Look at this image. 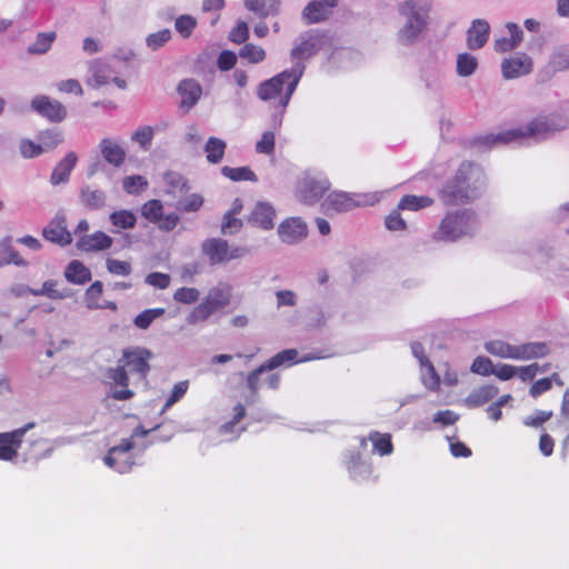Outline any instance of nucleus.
I'll use <instances>...</instances> for the list:
<instances>
[{
    "label": "nucleus",
    "instance_id": "nucleus-1",
    "mask_svg": "<svg viewBox=\"0 0 569 569\" xmlns=\"http://www.w3.org/2000/svg\"><path fill=\"white\" fill-rule=\"evenodd\" d=\"M153 358V352L146 347L132 346L124 348L118 359V366L107 370V377L112 383L122 387L121 390L113 392L112 398L116 400L131 399L134 392L128 389L130 376L139 382H146L151 371Z\"/></svg>",
    "mask_w": 569,
    "mask_h": 569
},
{
    "label": "nucleus",
    "instance_id": "nucleus-2",
    "mask_svg": "<svg viewBox=\"0 0 569 569\" xmlns=\"http://www.w3.org/2000/svg\"><path fill=\"white\" fill-rule=\"evenodd\" d=\"M303 68L295 67L262 81L257 88L260 100L271 102L282 114L302 77Z\"/></svg>",
    "mask_w": 569,
    "mask_h": 569
},
{
    "label": "nucleus",
    "instance_id": "nucleus-3",
    "mask_svg": "<svg viewBox=\"0 0 569 569\" xmlns=\"http://www.w3.org/2000/svg\"><path fill=\"white\" fill-rule=\"evenodd\" d=\"M472 168V162H462L456 174L442 187L439 198L445 206L467 204L480 196L478 187L470 183Z\"/></svg>",
    "mask_w": 569,
    "mask_h": 569
},
{
    "label": "nucleus",
    "instance_id": "nucleus-4",
    "mask_svg": "<svg viewBox=\"0 0 569 569\" xmlns=\"http://www.w3.org/2000/svg\"><path fill=\"white\" fill-rule=\"evenodd\" d=\"M430 8L429 0H406L400 4L399 12L407 19L398 34L402 43H412L426 29Z\"/></svg>",
    "mask_w": 569,
    "mask_h": 569
},
{
    "label": "nucleus",
    "instance_id": "nucleus-5",
    "mask_svg": "<svg viewBox=\"0 0 569 569\" xmlns=\"http://www.w3.org/2000/svg\"><path fill=\"white\" fill-rule=\"evenodd\" d=\"M475 212L472 210H456L443 216L431 238L436 242H453L470 234Z\"/></svg>",
    "mask_w": 569,
    "mask_h": 569
},
{
    "label": "nucleus",
    "instance_id": "nucleus-6",
    "mask_svg": "<svg viewBox=\"0 0 569 569\" xmlns=\"http://www.w3.org/2000/svg\"><path fill=\"white\" fill-rule=\"evenodd\" d=\"M485 349L492 356L515 360H530L549 353V348L545 342H528L512 346L502 340H491L486 342Z\"/></svg>",
    "mask_w": 569,
    "mask_h": 569
},
{
    "label": "nucleus",
    "instance_id": "nucleus-7",
    "mask_svg": "<svg viewBox=\"0 0 569 569\" xmlns=\"http://www.w3.org/2000/svg\"><path fill=\"white\" fill-rule=\"evenodd\" d=\"M298 355L299 353L296 349L282 350V351L276 353L274 356H272L269 360H267L266 362L260 365L258 368L252 370L247 376V386H248L249 390L251 391V393L256 395L258 392L259 379H260V376L264 371H271V370H273L280 366H284V365L291 366L295 363L307 362V361H311V360L321 358V356L315 355V353L305 355L301 358H298Z\"/></svg>",
    "mask_w": 569,
    "mask_h": 569
},
{
    "label": "nucleus",
    "instance_id": "nucleus-8",
    "mask_svg": "<svg viewBox=\"0 0 569 569\" xmlns=\"http://www.w3.org/2000/svg\"><path fill=\"white\" fill-rule=\"evenodd\" d=\"M232 288L229 284L213 287L204 299L193 308L188 316V323L196 325L206 321L217 310L227 307L231 302Z\"/></svg>",
    "mask_w": 569,
    "mask_h": 569
},
{
    "label": "nucleus",
    "instance_id": "nucleus-9",
    "mask_svg": "<svg viewBox=\"0 0 569 569\" xmlns=\"http://www.w3.org/2000/svg\"><path fill=\"white\" fill-rule=\"evenodd\" d=\"M148 433L149 430H144L142 426L134 428L129 439H122L118 446L108 450L103 459L104 463L119 473L129 472L134 465L130 453L134 447L133 439L146 437Z\"/></svg>",
    "mask_w": 569,
    "mask_h": 569
},
{
    "label": "nucleus",
    "instance_id": "nucleus-10",
    "mask_svg": "<svg viewBox=\"0 0 569 569\" xmlns=\"http://www.w3.org/2000/svg\"><path fill=\"white\" fill-rule=\"evenodd\" d=\"M201 249L211 264L227 263L242 258L248 252L247 248L243 247L231 248L228 241L221 238L207 239L203 241Z\"/></svg>",
    "mask_w": 569,
    "mask_h": 569
},
{
    "label": "nucleus",
    "instance_id": "nucleus-11",
    "mask_svg": "<svg viewBox=\"0 0 569 569\" xmlns=\"http://www.w3.org/2000/svg\"><path fill=\"white\" fill-rule=\"evenodd\" d=\"M562 128L561 124L555 122L553 118L549 117H537L532 119L528 127L527 131H522L521 129H512L508 130L503 133L496 136L495 141L508 143L519 138L523 137H539L545 136Z\"/></svg>",
    "mask_w": 569,
    "mask_h": 569
},
{
    "label": "nucleus",
    "instance_id": "nucleus-12",
    "mask_svg": "<svg viewBox=\"0 0 569 569\" xmlns=\"http://www.w3.org/2000/svg\"><path fill=\"white\" fill-rule=\"evenodd\" d=\"M30 107L32 111L51 123H60L68 116V109L61 101L46 94L36 96Z\"/></svg>",
    "mask_w": 569,
    "mask_h": 569
},
{
    "label": "nucleus",
    "instance_id": "nucleus-13",
    "mask_svg": "<svg viewBox=\"0 0 569 569\" xmlns=\"http://www.w3.org/2000/svg\"><path fill=\"white\" fill-rule=\"evenodd\" d=\"M360 194H350L343 191H333L329 193L321 203L322 211L327 216L333 213H343L362 206Z\"/></svg>",
    "mask_w": 569,
    "mask_h": 569
},
{
    "label": "nucleus",
    "instance_id": "nucleus-14",
    "mask_svg": "<svg viewBox=\"0 0 569 569\" xmlns=\"http://www.w3.org/2000/svg\"><path fill=\"white\" fill-rule=\"evenodd\" d=\"M34 426V422H29L13 431L0 433V460L12 461L16 459L26 433Z\"/></svg>",
    "mask_w": 569,
    "mask_h": 569
},
{
    "label": "nucleus",
    "instance_id": "nucleus-15",
    "mask_svg": "<svg viewBox=\"0 0 569 569\" xmlns=\"http://www.w3.org/2000/svg\"><path fill=\"white\" fill-rule=\"evenodd\" d=\"M532 59L525 52H518L501 62V73L507 80L527 76L532 71Z\"/></svg>",
    "mask_w": 569,
    "mask_h": 569
},
{
    "label": "nucleus",
    "instance_id": "nucleus-16",
    "mask_svg": "<svg viewBox=\"0 0 569 569\" xmlns=\"http://www.w3.org/2000/svg\"><path fill=\"white\" fill-rule=\"evenodd\" d=\"M330 189L327 178L306 177L300 183V200L306 204H315Z\"/></svg>",
    "mask_w": 569,
    "mask_h": 569
},
{
    "label": "nucleus",
    "instance_id": "nucleus-17",
    "mask_svg": "<svg viewBox=\"0 0 569 569\" xmlns=\"http://www.w3.org/2000/svg\"><path fill=\"white\" fill-rule=\"evenodd\" d=\"M337 0H311L302 11V18L308 24L319 23L329 18Z\"/></svg>",
    "mask_w": 569,
    "mask_h": 569
},
{
    "label": "nucleus",
    "instance_id": "nucleus-18",
    "mask_svg": "<svg viewBox=\"0 0 569 569\" xmlns=\"http://www.w3.org/2000/svg\"><path fill=\"white\" fill-rule=\"evenodd\" d=\"M42 236L46 240L67 246L72 242V236L67 230L66 218L62 216H56L42 231Z\"/></svg>",
    "mask_w": 569,
    "mask_h": 569
},
{
    "label": "nucleus",
    "instance_id": "nucleus-19",
    "mask_svg": "<svg viewBox=\"0 0 569 569\" xmlns=\"http://www.w3.org/2000/svg\"><path fill=\"white\" fill-rule=\"evenodd\" d=\"M280 239L286 243H297L308 234L307 224L299 218H290L278 227Z\"/></svg>",
    "mask_w": 569,
    "mask_h": 569
},
{
    "label": "nucleus",
    "instance_id": "nucleus-20",
    "mask_svg": "<svg viewBox=\"0 0 569 569\" xmlns=\"http://www.w3.org/2000/svg\"><path fill=\"white\" fill-rule=\"evenodd\" d=\"M113 243L110 236L103 231H96L91 234H84L79 238L77 247L81 251H102L109 249Z\"/></svg>",
    "mask_w": 569,
    "mask_h": 569
},
{
    "label": "nucleus",
    "instance_id": "nucleus-21",
    "mask_svg": "<svg viewBox=\"0 0 569 569\" xmlns=\"http://www.w3.org/2000/svg\"><path fill=\"white\" fill-rule=\"evenodd\" d=\"M276 210L268 202H258L251 211L248 220L263 230H270L274 226Z\"/></svg>",
    "mask_w": 569,
    "mask_h": 569
},
{
    "label": "nucleus",
    "instance_id": "nucleus-22",
    "mask_svg": "<svg viewBox=\"0 0 569 569\" xmlns=\"http://www.w3.org/2000/svg\"><path fill=\"white\" fill-rule=\"evenodd\" d=\"M103 159L113 167H121L127 158L126 150L114 140L103 138L99 143Z\"/></svg>",
    "mask_w": 569,
    "mask_h": 569
},
{
    "label": "nucleus",
    "instance_id": "nucleus-23",
    "mask_svg": "<svg viewBox=\"0 0 569 569\" xmlns=\"http://www.w3.org/2000/svg\"><path fill=\"white\" fill-rule=\"evenodd\" d=\"M490 26L486 20L477 19L467 30V46L471 50L482 48L488 41Z\"/></svg>",
    "mask_w": 569,
    "mask_h": 569
},
{
    "label": "nucleus",
    "instance_id": "nucleus-24",
    "mask_svg": "<svg viewBox=\"0 0 569 569\" xmlns=\"http://www.w3.org/2000/svg\"><path fill=\"white\" fill-rule=\"evenodd\" d=\"M178 93L181 97L180 107L189 110L199 101L202 88L196 80L184 79L178 86Z\"/></svg>",
    "mask_w": 569,
    "mask_h": 569
},
{
    "label": "nucleus",
    "instance_id": "nucleus-25",
    "mask_svg": "<svg viewBox=\"0 0 569 569\" xmlns=\"http://www.w3.org/2000/svg\"><path fill=\"white\" fill-rule=\"evenodd\" d=\"M243 6L262 20L279 13L281 0H243Z\"/></svg>",
    "mask_w": 569,
    "mask_h": 569
},
{
    "label": "nucleus",
    "instance_id": "nucleus-26",
    "mask_svg": "<svg viewBox=\"0 0 569 569\" xmlns=\"http://www.w3.org/2000/svg\"><path fill=\"white\" fill-rule=\"evenodd\" d=\"M78 157L76 152H68L52 170L50 182L53 186L67 182L70 179L71 171L76 167Z\"/></svg>",
    "mask_w": 569,
    "mask_h": 569
},
{
    "label": "nucleus",
    "instance_id": "nucleus-27",
    "mask_svg": "<svg viewBox=\"0 0 569 569\" xmlns=\"http://www.w3.org/2000/svg\"><path fill=\"white\" fill-rule=\"evenodd\" d=\"M103 292V283L99 280L90 284L84 292V302L88 309H111L116 310L117 305L112 301L100 303V298Z\"/></svg>",
    "mask_w": 569,
    "mask_h": 569
},
{
    "label": "nucleus",
    "instance_id": "nucleus-28",
    "mask_svg": "<svg viewBox=\"0 0 569 569\" xmlns=\"http://www.w3.org/2000/svg\"><path fill=\"white\" fill-rule=\"evenodd\" d=\"M499 393V389L493 385H485L473 390L466 399L470 408L480 407L492 400Z\"/></svg>",
    "mask_w": 569,
    "mask_h": 569
},
{
    "label": "nucleus",
    "instance_id": "nucleus-29",
    "mask_svg": "<svg viewBox=\"0 0 569 569\" xmlns=\"http://www.w3.org/2000/svg\"><path fill=\"white\" fill-rule=\"evenodd\" d=\"M66 279L74 284H84L91 280V271L81 261L72 260L64 270Z\"/></svg>",
    "mask_w": 569,
    "mask_h": 569
},
{
    "label": "nucleus",
    "instance_id": "nucleus-30",
    "mask_svg": "<svg viewBox=\"0 0 569 569\" xmlns=\"http://www.w3.org/2000/svg\"><path fill=\"white\" fill-rule=\"evenodd\" d=\"M227 143L217 137H210L204 144L207 161L213 164L220 163L226 153Z\"/></svg>",
    "mask_w": 569,
    "mask_h": 569
},
{
    "label": "nucleus",
    "instance_id": "nucleus-31",
    "mask_svg": "<svg viewBox=\"0 0 569 569\" xmlns=\"http://www.w3.org/2000/svg\"><path fill=\"white\" fill-rule=\"evenodd\" d=\"M37 139L42 151L50 152L63 142V133L58 129H46L38 133Z\"/></svg>",
    "mask_w": 569,
    "mask_h": 569
},
{
    "label": "nucleus",
    "instance_id": "nucleus-32",
    "mask_svg": "<svg viewBox=\"0 0 569 569\" xmlns=\"http://www.w3.org/2000/svg\"><path fill=\"white\" fill-rule=\"evenodd\" d=\"M433 202L429 196L406 194L400 199L398 210L418 211L432 206Z\"/></svg>",
    "mask_w": 569,
    "mask_h": 569
},
{
    "label": "nucleus",
    "instance_id": "nucleus-33",
    "mask_svg": "<svg viewBox=\"0 0 569 569\" xmlns=\"http://www.w3.org/2000/svg\"><path fill=\"white\" fill-rule=\"evenodd\" d=\"M0 247H1V252L3 254V258L0 261V266H6V264H14L18 267H27L28 266V261L24 260L21 257V254L19 253V251L12 247L11 238L8 237L4 240H2Z\"/></svg>",
    "mask_w": 569,
    "mask_h": 569
},
{
    "label": "nucleus",
    "instance_id": "nucleus-34",
    "mask_svg": "<svg viewBox=\"0 0 569 569\" xmlns=\"http://www.w3.org/2000/svg\"><path fill=\"white\" fill-rule=\"evenodd\" d=\"M368 440L372 442V451L380 456H388L393 451V443L390 433L371 431L368 436Z\"/></svg>",
    "mask_w": 569,
    "mask_h": 569
},
{
    "label": "nucleus",
    "instance_id": "nucleus-35",
    "mask_svg": "<svg viewBox=\"0 0 569 569\" xmlns=\"http://www.w3.org/2000/svg\"><path fill=\"white\" fill-rule=\"evenodd\" d=\"M56 39V31L39 32L34 42L28 47V52L30 54H44L51 49Z\"/></svg>",
    "mask_w": 569,
    "mask_h": 569
},
{
    "label": "nucleus",
    "instance_id": "nucleus-36",
    "mask_svg": "<svg viewBox=\"0 0 569 569\" xmlns=\"http://www.w3.org/2000/svg\"><path fill=\"white\" fill-rule=\"evenodd\" d=\"M221 173L231 181L256 182L258 180L257 174L249 167L232 168L229 166H223L221 168Z\"/></svg>",
    "mask_w": 569,
    "mask_h": 569
},
{
    "label": "nucleus",
    "instance_id": "nucleus-37",
    "mask_svg": "<svg viewBox=\"0 0 569 569\" xmlns=\"http://www.w3.org/2000/svg\"><path fill=\"white\" fill-rule=\"evenodd\" d=\"M111 224L118 230L132 229L137 223L136 214L130 210H118L113 211L110 217Z\"/></svg>",
    "mask_w": 569,
    "mask_h": 569
},
{
    "label": "nucleus",
    "instance_id": "nucleus-38",
    "mask_svg": "<svg viewBox=\"0 0 569 569\" xmlns=\"http://www.w3.org/2000/svg\"><path fill=\"white\" fill-rule=\"evenodd\" d=\"M266 51L262 47L253 43H244L239 49V57L251 64H257L266 59Z\"/></svg>",
    "mask_w": 569,
    "mask_h": 569
},
{
    "label": "nucleus",
    "instance_id": "nucleus-39",
    "mask_svg": "<svg viewBox=\"0 0 569 569\" xmlns=\"http://www.w3.org/2000/svg\"><path fill=\"white\" fill-rule=\"evenodd\" d=\"M26 292L32 296H46L52 300H59L66 298V293L58 289V281L48 280L44 281L40 289L27 288Z\"/></svg>",
    "mask_w": 569,
    "mask_h": 569
},
{
    "label": "nucleus",
    "instance_id": "nucleus-40",
    "mask_svg": "<svg viewBox=\"0 0 569 569\" xmlns=\"http://www.w3.org/2000/svg\"><path fill=\"white\" fill-rule=\"evenodd\" d=\"M81 201L90 209H100L104 206V192L98 189L86 187L81 190Z\"/></svg>",
    "mask_w": 569,
    "mask_h": 569
},
{
    "label": "nucleus",
    "instance_id": "nucleus-41",
    "mask_svg": "<svg viewBox=\"0 0 569 569\" xmlns=\"http://www.w3.org/2000/svg\"><path fill=\"white\" fill-rule=\"evenodd\" d=\"M163 213V206L160 200L151 199L142 204L141 214L148 221L156 223L161 220Z\"/></svg>",
    "mask_w": 569,
    "mask_h": 569
},
{
    "label": "nucleus",
    "instance_id": "nucleus-42",
    "mask_svg": "<svg viewBox=\"0 0 569 569\" xmlns=\"http://www.w3.org/2000/svg\"><path fill=\"white\" fill-rule=\"evenodd\" d=\"M164 313L163 308L146 309L133 319V323L139 329H148L154 319Z\"/></svg>",
    "mask_w": 569,
    "mask_h": 569
},
{
    "label": "nucleus",
    "instance_id": "nucleus-43",
    "mask_svg": "<svg viewBox=\"0 0 569 569\" xmlns=\"http://www.w3.org/2000/svg\"><path fill=\"white\" fill-rule=\"evenodd\" d=\"M147 186V179L139 174L129 176L122 180V187L129 194H140Z\"/></svg>",
    "mask_w": 569,
    "mask_h": 569
},
{
    "label": "nucleus",
    "instance_id": "nucleus-44",
    "mask_svg": "<svg viewBox=\"0 0 569 569\" xmlns=\"http://www.w3.org/2000/svg\"><path fill=\"white\" fill-rule=\"evenodd\" d=\"M477 59L469 53H461L457 58V72L461 77H468L477 69Z\"/></svg>",
    "mask_w": 569,
    "mask_h": 569
},
{
    "label": "nucleus",
    "instance_id": "nucleus-45",
    "mask_svg": "<svg viewBox=\"0 0 569 569\" xmlns=\"http://www.w3.org/2000/svg\"><path fill=\"white\" fill-rule=\"evenodd\" d=\"M318 51V40L315 37H309L302 40L292 49L293 58L310 57Z\"/></svg>",
    "mask_w": 569,
    "mask_h": 569
},
{
    "label": "nucleus",
    "instance_id": "nucleus-46",
    "mask_svg": "<svg viewBox=\"0 0 569 569\" xmlns=\"http://www.w3.org/2000/svg\"><path fill=\"white\" fill-rule=\"evenodd\" d=\"M348 470L350 473V477L359 481L362 473L367 475L369 477L371 475V467L363 463L361 460V456L357 453L355 457H352L350 465L348 466Z\"/></svg>",
    "mask_w": 569,
    "mask_h": 569
},
{
    "label": "nucleus",
    "instance_id": "nucleus-47",
    "mask_svg": "<svg viewBox=\"0 0 569 569\" xmlns=\"http://www.w3.org/2000/svg\"><path fill=\"white\" fill-rule=\"evenodd\" d=\"M203 204V198L199 193H192L182 200H180L177 204V209L182 212H196Z\"/></svg>",
    "mask_w": 569,
    "mask_h": 569
},
{
    "label": "nucleus",
    "instance_id": "nucleus-48",
    "mask_svg": "<svg viewBox=\"0 0 569 569\" xmlns=\"http://www.w3.org/2000/svg\"><path fill=\"white\" fill-rule=\"evenodd\" d=\"M153 128L150 126H144L139 128L131 136L132 141L137 142L141 148L148 150L151 146V141L153 139Z\"/></svg>",
    "mask_w": 569,
    "mask_h": 569
},
{
    "label": "nucleus",
    "instance_id": "nucleus-49",
    "mask_svg": "<svg viewBox=\"0 0 569 569\" xmlns=\"http://www.w3.org/2000/svg\"><path fill=\"white\" fill-rule=\"evenodd\" d=\"M188 389H189L188 380H182V381L177 382L173 386L169 397L166 400V403L163 406V411L169 409L171 406H173L179 400H181L184 397V395L187 393Z\"/></svg>",
    "mask_w": 569,
    "mask_h": 569
},
{
    "label": "nucleus",
    "instance_id": "nucleus-50",
    "mask_svg": "<svg viewBox=\"0 0 569 569\" xmlns=\"http://www.w3.org/2000/svg\"><path fill=\"white\" fill-rule=\"evenodd\" d=\"M246 408L242 403H237L233 407V417L230 421L223 423L220 427V432L223 435L232 433L234 430V427L246 417Z\"/></svg>",
    "mask_w": 569,
    "mask_h": 569
},
{
    "label": "nucleus",
    "instance_id": "nucleus-51",
    "mask_svg": "<svg viewBox=\"0 0 569 569\" xmlns=\"http://www.w3.org/2000/svg\"><path fill=\"white\" fill-rule=\"evenodd\" d=\"M176 30L183 37L189 38L197 26V21L193 17L183 14L176 20Z\"/></svg>",
    "mask_w": 569,
    "mask_h": 569
},
{
    "label": "nucleus",
    "instance_id": "nucleus-52",
    "mask_svg": "<svg viewBox=\"0 0 569 569\" xmlns=\"http://www.w3.org/2000/svg\"><path fill=\"white\" fill-rule=\"evenodd\" d=\"M19 151H20L21 156L26 159L36 158V157L40 156L41 153H43L39 142L36 143L30 139H22L19 142Z\"/></svg>",
    "mask_w": 569,
    "mask_h": 569
},
{
    "label": "nucleus",
    "instance_id": "nucleus-53",
    "mask_svg": "<svg viewBox=\"0 0 569 569\" xmlns=\"http://www.w3.org/2000/svg\"><path fill=\"white\" fill-rule=\"evenodd\" d=\"M56 87L60 93L74 94L78 97H81L83 94L82 86L76 79H67L59 81Z\"/></svg>",
    "mask_w": 569,
    "mask_h": 569
},
{
    "label": "nucleus",
    "instance_id": "nucleus-54",
    "mask_svg": "<svg viewBox=\"0 0 569 569\" xmlns=\"http://www.w3.org/2000/svg\"><path fill=\"white\" fill-rule=\"evenodd\" d=\"M249 38V28L247 22L239 21L234 28L229 32V40L233 43L241 44L246 43Z\"/></svg>",
    "mask_w": 569,
    "mask_h": 569
},
{
    "label": "nucleus",
    "instance_id": "nucleus-55",
    "mask_svg": "<svg viewBox=\"0 0 569 569\" xmlns=\"http://www.w3.org/2000/svg\"><path fill=\"white\" fill-rule=\"evenodd\" d=\"M199 291L196 288L181 287L173 293V299L181 303H193L199 299Z\"/></svg>",
    "mask_w": 569,
    "mask_h": 569
},
{
    "label": "nucleus",
    "instance_id": "nucleus-56",
    "mask_svg": "<svg viewBox=\"0 0 569 569\" xmlns=\"http://www.w3.org/2000/svg\"><path fill=\"white\" fill-rule=\"evenodd\" d=\"M401 210L395 209L392 210L385 220L386 228L390 231H403L407 228L406 221L402 219L400 214Z\"/></svg>",
    "mask_w": 569,
    "mask_h": 569
},
{
    "label": "nucleus",
    "instance_id": "nucleus-57",
    "mask_svg": "<svg viewBox=\"0 0 569 569\" xmlns=\"http://www.w3.org/2000/svg\"><path fill=\"white\" fill-rule=\"evenodd\" d=\"M553 69L563 71L569 69V47H563L557 50L551 58Z\"/></svg>",
    "mask_w": 569,
    "mask_h": 569
},
{
    "label": "nucleus",
    "instance_id": "nucleus-58",
    "mask_svg": "<svg viewBox=\"0 0 569 569\" xmlns=\"http://www.w3.org/2000/svg\"><path fill=\"white\" fill-rule=\"evenodd\" d=\"M274 150V133L272 131H264L259 141L256 143V151L258 153L271 154Z\"/></svg>",
    "mask_w": 569,
    "mask_h": 569
},
{
    "label": "nucleus",
    "instance_id": "nucleus-59",
    "mask_svg": "<svg viewBox=\"0 0 569 569\" xmlns=\"http://www.w3.org/2000/svg\"><path fill=\"white\" fill-rule=\"evenodd\" d=\"M493 369L492 361L487 357L479 356L471 365V371L481 376L493 375Z\"/></svg>",
    "mask_w": 569,
    "mask_h": 569
},
{
    "label": "nucleus",
    "instance_id": "nucleus-60",
    "mask_svg": "<svg viewBox=\"0 0 569 569\" xmlns=\"http://www.w3.org/2000/svg\"><path fill=\"white\" fill-rule=\"evenodd\" d=\"M423 383L428 389L432 391L438 390L440 387V377L428 359L426 360V375L423 376Z\"/></svg>",
    "mask_w": 569,
    "mask_h": 569
},
{
    "label": "nucleus",
    "instance_id": "nucleus-61",
    "mask_svg": "<svg viewBox=\"0 0 569 569\" xmlns=\"http://www.w3.org/2000/svg\"><path fill=\"white\" fill-rule=\"evenodd\" d=\"M552 416L553 413L550 410H538L535 412V415L526 417L523 419V425L527 427L538 428L550 420Z\"/></svg>",
    "mask_w": 569,
    "mask_h": 569
},
{
    "label": "nucleus",
    "instance_id": "nucleus-62",
    "mask_svg": "<svg viewBox=\"0 0 569 569\" xmlns=\"http://www.w3.org/2000/svg\"><path fill=\"white\" fill-rule=\"evenodd\" d=\"M107 269L112 274L129 276L132 271L131 264L117 259L107 260Z\"/></svg>",
    "mask_w": 569,
    "mask_h": 569
},
{
    "label": "nucleus",
    "instance_id": "nucleus-63",
    "mask_svg": "<svg viewBox=\"0 0 569 569\" xmlns=\"http://www.w3.org/2000/svg\"><path fill=\"white\" fill-rule=\"evenodd\" d=\"M170 30L163 29L158 32L149 34L147 38V44L151 49L156 50L162 47L166 42H168L170 40Z\"/></svg>",
    "mask_w": 569,
    "mask_h": 569
},
{
    "label": "nucleus",
    "instance_id": "nucleus-64",
    "mask_svg": "<svg viewBox=\"0 0 569 569\" xmlns=\"http://www.w3.org/2000/svg\"><path fill=\"white\" fill-rule=\"evenodd\" d=\"M242 228V220L236 216L224 213L221 224V232L223 234H233Z\"/></svg>",
    "mask_w": 569,
    "mask_h": 569
}]
</instances>
